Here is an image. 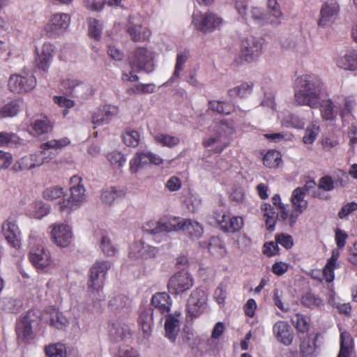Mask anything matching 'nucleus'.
I'll return each instance as SVG.
<instances>
[{
    "mask_svg": "<svg viewBox=\"0 0 357 357\" xmlns=\"http://www.w3.org/2000/svg\"><path fill=\"white\" fill-rule=\"evenodd\" d=\"M321 89L317 80L307 75L296 78L294 86V100L298 105L314 109L320 103Z\"/></svg>",
    "mask_w": 357,
    "mask_h": 357,
    "instance_id": "f257e3e1",
    "label": "nucleus"
},
{
    "mask_svg": "<svg viewBox=\"0 0 357 357\" xmlns=\"http://www.w3.org/2000/svg\"><path fill=\"white\" fill-rule=\"evenodd\" d=\"M155 57L156 53L151 49L146 47H137L130 59V66L134 71L150 73L155 69Z\"/></svg>",
    "mask_w": 357,
    "mask_h": 357,
    "instance_id": "7ed1b4c3",
    "label": "nucleus"
},
{
    "mask_svg": "<svg viewBox=\"0 0 357 357\" xmlns=\"http://www.w3.org/2000/svg\"><path fill=\"white\" fill-rule=\"evenodd\" d=\"M209 109L220 114H229L231 112V107L223 102L213 100L208 102Z\"/></svg>",
    "mask_w": 357,
    "mask_h": 357,
    "instance_id": "0e129e2a",
    "label": "nucleus"
},
{
    "mask_svg": "<svg viewBox=\"0 0 357 357\" xmlns=\"http://www.w3.org/2000/svg\"><path fill=\"white\" fill-rule=\"evenodd\" d=\"M158 253V248L146 243L143 241L133 243L130 248V256L144 259L154 258Z\"/></svg>",
    "mask_w": 357,
    "mask_h": 357,
    "instance_id": "f3484780",
    "label": "nucleus"
},
{
    "mask_svg": "<svg viewBox=\"0 0 357 357\" xmlns=\"http://www.w3.org/2000/svg\"><path fill=\"white\" fill-rule=\"evenodd\" d=\"M45 352L49 357H65L66 347L61 343L53 344L46 347Z\"/></svg>",
    "mask_w": 357,
    "mask_h": 357,
    "instance_id": "052dcab7",
    "label": "nucleus"
},
{
    "mask_svg": "<svg viewBox=\"0 0 357 357\" xmlns=\"http://www.w3.org/2000/svg\"><path fill=\"white\" fill-rule=\"evenodd\" d=\"M278 119L282 126L295 129H303L305 124L303 119L299 116L291 114L289 111L280 112Z\"/></svg>",
    "mask_w": 357,
    "mask_h": 357,
    "instance_id": "b1692460",
    "label": "nucleus"
},
{
    "mask_svg": "<svg viewBox=\"0 0 357 357\" xmlns=\"http://www.w3.org/2000/svg\"><path fill=\"white\" fill-rule=\"evenodd\" d=\"M261 208V211L264 212V216L266 218L265 222L267 229L269 231L273 230L276 220H282L281 218L277 217L276 208L268 204H262Z\"/></svg>",
    "mask_w": 357,
    "mask_h": 357,
    "instance_id": "a19ab883",
    "label": "nucleus"
},
{
    "mask_svg": "<svg viewBox=\"0 0 357 357\" xmlns=\"http://www.w3.org/2000/svg\"><path fill=\"white\" fill-rule=\"evenodd\" d=\"M139 324L144 337H149L151 333L153 326V310L151 309H146L141 314Z\"/></svg>",
    "mask_w": 357,
    "mask_h": 357,
    "instance_id": "58836bf2",
    "label": "nucleus"
},
{
    "mask_svg": "<svg viewBox=\"0 0 357 357\" xmlns=\"http://www.w3.org/2000/svg\"><path fill=\"white\" fill-rule=\"evenodd\" d=\"M273 332L276 339L284 345L291 344L294 333L289 324L284 321H277L273 326Z\"/></svg>",
    "mask_w": 357,
    "mask_h": 357,
    "instance_id": "412c9836",
    "label": "nucleus"
},
{
    "mask_svg": "<svg viewBox=\"0 0 357 357\" xmlns=\"http://www.w3.org/2000/svg\"><path fill=\"white\" fill-rule=\"evenodd\" d=\"M107 159L112 166L118 169L122 167L126 162L125 155L121 152L116 151L109 153L107 155Z\"/></svg>",
    "mask_w": 357,
    "mask_h": 357,
    "instance_id": "603ef678",
    "label": "nucleus"
},
{
    "mask_svg": "<svg viewBox=\"0 0 357 357\" xmlns=\"http://www.w3.org/2000/svg\"><path fill=\"white\" fill-rule=\"evenodd\" d=\"M70 196L59 201L58 204L60 211H72L79 207L86 199V189L82 178L74 175L69 182Z\"/></svg>",
    "mask_w": 357,
    "mask_h": 357,
    "instance_id": "f03ea898",
    "label": "nucleus"
},
{
    "mask_svg": "<svg viewBox=\"0 0 357 357\" xmlns=\"http://www.w3.org/2000/svg\"><path fill=\"white\" fill-rule=\"evenodd\" d=\"M22 301L12 296H5L0 299V308L6 312L14 313L22 307Z\"/></svg>",
    "mask_w": 357,
    "mask_h": 357,
    "instance_id": "ea45409f",
    "label": "nucleus"
},
{
    "mask_svg": "<svg viewBox=\"0 0 357 357\" xmlns=\"http://www.w3.org/2000/svg\"><path fill=\"white\" fill-rule=\"evenodd\" d=\"M180 227V230L184 231L192 238H198L203 234L202 225L198 222L191 219L181 218Z\"/></svg>",
    "mask_w": 357,
    "mask_h": 357,
    "instance_id": "cd10ccee",
    "label": "nucleus"
},
{
    "mask_svg": "<svg viewBox=\"0 0 357 357\" xmlns=\"http://www.w3.org/2000/svg\"><path fill=\"white\" fill-rule=\"evenodd\" d=\"M207 296L200 289L193 291L188 300V309L192 316L197 317L205 309Z\"/></svg>",
    "mask_w": 357,
    "mask_h": 357,
    "instance_id": "2eb2a0df",
    "label": "nucleus"
},
{
    "mask_svg": "<svg viewBox=\"0 0 357 357\" xmlns=\"http://www.w3.org/2000/svg\"><path fill=\"white\" fill-rule=\"evenodd\" d=\"M320 112L321 118L324 121H335L337 118V111L335 109V105L331 99H326L321 100L320 99Z\"/></svg>",
    "mask_w": 357,
    "mask_h": 357,
    "instance_id": "473e14b6",
    "label": "nucleus"
},
{
    "mask_svg": "<svg viewBox=\"0 0 357 357\" xmlns=\"http://www.w3.org/2000/svg\"><path fill=\"white\" fill-rule=\"evenodd\" d=\"M194 284L192 276L186 271L174 273L169 280L168 289L174 294H183L189 290Z\"/></svg>",
    "mask_w": 357,
    "mask_h": 357,
    "instance_id": "9b49d317",
    "label": "nucleus"
},
{
    "mask_svg": "<svg viewBox=\"0 0 357 357\" xmlns=\"http://www.w3.org/2000/svg\"><path fill=\"white\" fill-rule=\"evenodd\" d=\"M65 196V191L62 187L52 186L46 188L43 192V197L48 200H55Z\"/></svg>",
    "mask_w": 357,
    "mask_h": 357,
    "instance_id": "13d9d810",
    "label": "nucleus"
},
{
    "mask_svg": "<svg viewBox=\"0 0 357 357\" xmlns=\"http://www.w3.org/2000/svg\"><path fill=\"white\" fill-rule=\"evenodd\" d=\"M108 305L114 312L126 313L130 308L131 301L124 295H116L109 299Z\"/></svg>",
    "mask_w": 357,
    "mask_h": 357,
    "instance_id": "c756f323",
    "label": "nucleus"
},
{
    "mask_svg": "<svg viewBox=\"0 0 357 357\" xmlns=\"http://www.w3.org/2000/svg\"><path fill=\"white\" fill-rule=\"evenodd\" d=\"M192 24L202 33H211L223 24V19L212 11L197 12L192 15Z\"/></svg>",
    "mask_w": 357,
    "mask_h": 357,
    "instance_id": "20e7f679",
    "label": "nucleus"
},
{
    "mask_svg": "<svg viewBox=\"0 0 357 357\" xmlns=\"http://www.w3.org/2000/svg\"><path fill=\"white\" fill-rule=\"evenodd\" d=\"M272 202L274 208L277 211V217L281 218L282 220H289V211L286 206L281 203L280 197L278 195H275L272 198Z\"/></svg>",
    "mask_w": 357,
    "mask_h": 357,
    "instance_id": "5fc2aeb1",
    "label": "nucleus"
},
{
    "mask_svg": "<svg viewBox=\"0 0 357 357\" xmlns=\"http://www.w3.org/2000/svg\"><path fill=\"white\" fill-rule=\"evenodd\" d=\"M215 218L217 223L224 231L235 232L241 229L243 225V220L241 217L222 214L218 215Z\"/></svg>",
    "mask_w": 357,
    "mask_h": 357,
    "instance_id": "6ab92c4d",
    "label": "nucleus"
},
{
    "mask_svg": "<svg viewBox=\"0 0 357 357\" xmlns=\"http://www.w3.org/2000/svg\"><path fill=\"white\" fill-rule=\"evenodd\" d=\"M319 132V127L315 123H311L305 130L303 137V142L305 144H312L316 139Z\"/></svg>",
    "mask_w": 357,
    "mask_h": 357,
    "instance_id": "4d7b16f0",
    "label": "nucleus"
},
{
    "mask_svg": "<svg viewBox=\"0 0 357 357\" xmlns=\"http://www.w3.org/2000/svg\"><path fill=\"white\" fill-rule=\"evenodd\" d=\"M151 305L161 314L168 313L172 305L170 296L165 292L155 294L151 299Z\"/></svg>",
    "mask_w": 357,
    "mask_h": 357,
    "instance_id": "bb28decb",
    "label": "nucleus"
},
{
    "mask_svg": "<svg viewBox=\"0 0 357 357\" xmlns=\"http://www.w3.org/2000/svg\"><path fill=\"white\" fill-rule=\"evenodd\" d=\"M109 336L115 342H120L129 335V328L119 322L112 323L109 326Z\"/></svg>",
    "mask_w": 357,
    "mask_h": 357,
    "instance_id": "7c9ffc66",
    "label": "nucleus"
},
{
    "mask_svg": "<svg viewBox=\"0 0 357 357\" xmlns=\"http://www.w3.org/2000/svg\"><path fill=\"white\" fill-rule=\"evenodd\" d=\"M304 198L305 192L303 189L297 188L293 191L291 201L294 210L289 213V224L291 227L294 225L298 216L307 208V202Z\"/></svg>",
    "mask_w": 357,
    "mask_h": 357,
    "instance_id": "ddd939ff",
    "label": "nucleus"
},
{
    "mask_svg": "<svg viewBox=\"0 0 357 357\" xmlns=\"http://www.w3.org/2000/svg\"><path fill=\"white\" fill-rule=\"evenodd\" d=\"M36 86V79L33 76L13 75L8 80L9 90L15 93H23L31 91Z\"/></svg>",
    "mask_w": 357,
    "mask_h": 357,
    "instance_id": "4468645a",
    "label": "nucleus"
},
{
    "mask_svg": "<svg viewBox=\"0 0 357 357\" xmlns=\"http://www.w3.org/2000/svg\"><path fill=\"white\" fill-rule=\"evenodd\" d=\"M124 144L128 146L136 147L140 141V135L137 130H128L123 135Z\"/></svg>",
    "mask_w": 357,
    "mask_h": 357,
    "instance_id": "6e6d98bb",
    "label": "nucleus"
},
{
    "mask_svg": "<svg viewBox=\"0 0 357 357\" xmlns=\"http://www.w3.org/2000/svg\"><path fill=\"white\" fill-rule=\"evenodd\" d=\"M336 65L344 70H357V51L352 50L336 60Z\"/></svg>",
    "mask_w": 357,
    "mask_h": 357,
    "instance_id": "c85d7f7f",
    "label": "nucleus"
},
{
    "mask_svg": "<svg viewBox=\"0 0 357 357\" xmlns=\"http://www.w3.org/2000/svg\"><path fill=\"white\" fill-rule=\"evenodd\" d=\"M35 315L33 312H28L17 322L16 332L18 337L21 339H28L32 335V324L34 321Z\"/></svg>",
    "mask_w": 357,
    "mask_h": 357,
    "instance_id": "5701e85b",
    "label": "nucleus"
},
{
    "mask_svg": "<svg viewBox=\"0 0 357 357\" xmlns=\"http://www.w3.org/2000/svg\"><path fill=\"white\" fill-rule=\"evenodd\" d=\"M263 41L250 36L243 38L241 43V57L248 63L255 61L261 54Z\"/></svg>",
    "mask_w": 357,
    "mask_h": 357,
    "instance_id": "1a4fd4ad",
    "label": "nucleus"
},
{
    "mask_svg": "<svg viewBox=\"0 0 357 357\" xmlns=\"http://www.w3.org/2000/svg\"><path fill=\"white\" fill-rule=\"evenodd\" d=\"M181 221V218L176 217L160 219V233L180 231Z\"/></svg>",
    "mask_w": 357,
    "mask_h": 357,
    "instance_id": "37998d69",
    "label": "nucleus"
},
{
    "mask_svg": "<svg viewBox=\"0 0 357 357\" xmlns=\"http://www.w3.org/2000/svg\"><path fill=\"white\" fill-rule=\"evenodd\" d=\"M155 140L163 146L173 148L178 145L180 139L176 136H172L168 134L158 133L155 136Z\"/></svg>",
    "mask_w": 357,
    "mask_h": 357,
    "instance_id": "09e8293b",
    "label": "nucleus"
},
{
    "mask_svg": "<svg viewBox=\"0 0 357 357\" xmlns=\"http://www.w3.org/2000/svg\"><path fill=\"white\" fill-rule=\"evenodd\" d=\"M356 104V98L354 96H349L344 98L343 105L340 110V116L342 122L347 121L349 117L352 115V112L354 111Z\"/></svg>",
    "mask_w": 357,
    "mask_h": 357,
    "instance_id": "4c0bfd02",
    "label": "nucleus"
},
{
    "mask_svg": "<svg viewBox=\"0 0 357 357\" xmlns=\"http://www.w3.org/2000/svg\"><path fill=\"white\" fill-rule=\"evenodd\" d=\"M340 4L336 0H328L320 10L321 18L319 20L320 26H325L327 22L335 19L340 12Z\"/></svg>",
    "mask_w": 357,
    "mask_h": 357,
    "instance_id": "4be33fe9",
    "label": "nucleus"
},
{
    "mask_svg": "<svg viewBox=\"0 0 357 357\" xmlns=\"http://www.w3.org/2000/svg\"><path fill=\"white\" fill-rule=\"evenodd\" d=\"M252 89V84L244 82L238 86H236L228 91V94L231 97L239 96L243 97L244 96L250 93Z\"/></svg>",
    "mask_w": 357,
    "mask_h": 357,
    "instance_id": "864d4df0",
    "label": "nucleus"
},
{
    "mask_svg": "<svg viewBox=\"0 0 357 357\" xmlns=\"http://www.w3.org/2000/svg\"><path fill=\"white\" fill-rule=\"evenodd\" d=\"M300 351L305 357H311L315 351L314 342L309 337L305 338L301 344Z\"/></svg>",
    "mask_w": 357,
    "mask_h": 357,
    "instance_id": "e2e57ef3",
    "label": "nucleus"
},
{
    "mask_svg": "<svg viewBox=\"0 0 357 357\" xmlns=\"http://www.w3.org/2000/svg\"><path fill=\"white\" fill-rule=\"evenodd\" d=\"M208 251L217 257H224L227 250L222 241L218 237L211 238L208 243Z\"/></svg>",
    "mask_w": 357,
    "mask_h": 357,
    "instance_id": "a18cd8bd",
    "label": "nucleus"
},
{
    "mask_svg": "<svg viewBox=\"0 0 357 357\" xmlns=\"http://www.w3.org/2000/svg\"><path fill=\"white\" fill-rule=\"evenodd\" d=\"M46 162L45 159L40 151L36 153L26 155L20 159L15 165L13 168L15 170L25 171L33 168L40 167Z\"/></svg>",
    "mask_w": 357,
    "mask_h": 357,
    "instance_id": "aec40b11",
    "label": "nucleus"
},
{
    "mask_svg": "<svg viewBox=\"0 0 357 357\" xmlns=\"http://www.w3.org/2000/svg\"><path fill=\"white\" fill-rule=\"evenodd\" d=\"M301 302L304 305L311 308L319 307L322 304L321 299L310 293L302 297Z\"/></svg>",
    "mask_w": 357,
    "mask_h": 357,
    "instance_id": "69168bd1",
    "label": "nucleus"
},
{
    "mask_svg": "<svg viewBox=\"0 0 357 357\" xmlns=\"http://www.w3.org/2000/svg\"><path fill=\"white\" fill-rule=\"evenodd\" d=\"M111 268L108 261H96L90 268L88 288L92 294H98L102 289L105 275Z\"/></svg>",
    "mask_w": 357,
    "mask_h": 357,
    "instance_id": "39448f33",
    "label": "nucleus"
},
{
    "mask_svg": "<svg viewBox=\"0 0 357 357\" xmlns=\"http://www.w3.org/2000/svg\"><path fill=\"white\" fill-rule=\"evenodd\" d=\"M50 239L61 248L69 247L74 241V234L72 227L64 222H56L50 226Z\"/></svg>",
    "mask_w": 357,
    "mask_h": 357,
    "instance_id": "423d86ee",
    "label": "nucleus"
},
{
    "mask_svg": "<svg viewBox=\"0 0 357 357\" xmlns=\"http://www.w3.org/2000/svg\"><path fill=\"white\" fill-rule=\"evenodd\" d=\"M163 162L164 160L160 155L151 151H137L129 162V171L130 174H135L148 165H160Z\"/></svg>",
    "mask_w": 357,
    "mask_h": 357,
    "instance_id": "6e6552de",
    "label": "nucleus"
},
{
    "mask_svg": "<svg viewBox=\"0 0 357 357\" xmlns=\"http://www.w3.org/2000/svg\"><path fill=\"white\" fill-rule=\"evenodd\" d=\"M340 256V252L337 250L332 251L331 257L328 259L326 266L323 269V276L327 282H331L334 280V270L339 267L337 262Z\"/></svg>",
    "mask_w": 357,
    "mask_h": 357,
    "instance_id": "72a5a7b5",
    "label": "nucleus"
},
{
    "mask_svg": "<svg viewBox=\"0 0 357 357\" xmlns=\"http://www.w3.org/2000/svg\"><path fill=\"white\" fill-rule=\"evenodd\" d=\"M50 324L58 329H63L68 326L69 321L63 313L53 310L50 313Z\"/></svg>",
    "mask_w": 357,
    "mask_h": 357,
    "instance_id": "49530a36",
    "label": "nucleus"
},
{
    "mask_svg": "<svg viewBox=\"0 0 357 357\" xmlns=\"http://www.w3.org/2000/svg\"><path fill=\"white\" fill-rule=\"evenodd\" d=\"M54 52L53 45L50 43L43 44L41 50L38 52L37 66L40 69L43 71L47 70L53 57Z\"/></svg>",
    "mask_w": 357,
    "mask_h": 357,
    "instance_id": "393cba45",
    "label": "nucleus"
},
{
    "mask_svg": "<svg viewBox=\"0 0 357 357\" xmlns=\"http://www.w3.org/2000/svg\"><path fill=\"white\" fill-rule=\"evenodd\" d=\"M29 260L40 271L47 272L54 266L50 251L42 245H37L31 249Z\"/></svg>",
    "mask_w": 357,
    "mask_h": 357,
    "instance_id": "9d476101",
    "label": "nucleus"
},
{
    "mask_svg": "<svg viewBox=\"0 0 357 357\" xmlns=\"http://www.w3.org/2000/svg\"><path fill=\"white\" fill-rule=\"evenodd\" d=\"M263 162L269 168L278 167L281 162V155L277 151H268L264 156Z\"/></svg>",
    "mask_w": 357,
    "mask_h": 357,
    "instance_id": "8fccbe9b",
    "label": "nucleus"
},
{
    "mask_svg": "<svg viewBox=\"0 0 357 357\" xmlns=\"http://www.w3.org/2000/svg\"><path fill=\"white\" fill-rule=\"evenodd\" d=\"M353 348V340L350 334L342 332L340 335V350L337 357H349Z\"/></svg>",
    "mask_w": 357,
    "mask_h": 357,
    "instance_id": "c03bdc74",
    "label": "nucleus"
},
{
    "mask_svg": "<svg viewBox=\"0 0 357 357\" xmlns=\"http://www.w3.org/2000/svg\"><path fill=\"white\" fill-rule=\"evenodd\" d=\"M128 33L135 42H141L150 36V31L146 27L139 24H130L128 27Z\"/></svg>",
    "mask_w": 357,
    "mask_h": 357,
    "instance_id": "c9c22d12",
    "label": "nucleus"
},
{
    "mask_svg": "<svg viewBox=\"0 0 357 357\" xmlns=\"http://www.w3.org/2000/svg\"><path fill=\"white\" fill-rule=\"evenodd\" d=\"M70 141L68 137L58 139H51L40 145V152L46 162L55 157L56 152L70 144Z\"/></svg>",
    "mask_w": 357,
    "mask_h": 357,
    "instance_id": "dca6fc26",
    "label": "nucleus"
},
{
    "mask_svg": "<svg viewBox=\"0 0 357 357\" xmlns=\"http://www.w3.org/2000/svg\"><path fill=\"white\" fill-rule=\"evenodd\" d=\"M123 195L122 190L115 187H107L102 190L100 199L104 204L111 206L116 199Z\"/></svg>",
    "mask_w": 357,
    "mask_h": 357,
    "instance_id": "e433bc0d",
    "label": "nucleus"
},
{
    "mask_svg": "<svg viewBox=\"0 0 357 357\" xmlns=\"http://www.w3.org/2000/svg\"><path fill=\"white\" fill-rule=\"evenodd\" d=\"M88 26L89 36L96 40H100L103 29L102 22L95 18H89L88 20Z\"/></svg>",
    "mask_w": 357,
    "mask_h": 357,
    "instance_id": "de8ad7c7",
    "label": "nucleus"
},
{
    "mask_svg": "<svg viewBox=\"0 0 357 357\" xmlns=\"http://www.w3.org/2000/svg\"><path fill=\"white\" fill-rule=\"evenodd\" d=\"M179 319L178 316L169 315L165 323V337L174 342L179 331Z\"/></svg>",
    "mask_w": 357,
    "mask_h": 357,
    "instance_id": "f704fd0d",
    "label": "nucleus"
},
{
    "mask_svg": "<svg viewBox=\"0 0 357 357\" xmlns=\"http://www.w3.org/2000/svg\"><path fill=\"white\" fill-rule=\"evenodd\" d=\"M20 143V139L15 133L1 132H0V146H12Z\"/></svg>",
    "mask_w": 357,
    "mask_h": 357,
    "instance_id": "bf43d9fd",
    "label": "nucleus"
},
{
    "mask_svg": "<svg viewBox=\"0 0 357 357\" xmlns=\"http://www.w3.org/2000/svg\"><path fill=\"white\" fill-rule=\"evenodd\" d=\"M20 110V105L17 100L6 104L0 109V119L15 116Z\"/></svg>",
    "mask_w": 357,
    "mask_h": 357,
    "instance_id": "3c124183",
    "label": "nucleus"
},
{
    "mask_svg": "<svg viewBox=\"0 0 357 357\" xmlns=\"http://www.w3.org/2000/svg\"><path fill=\"white\" fill-rule=\"evenodd\" d=\"M31 128L33 129V135L40 136L51 131L52 129V125L49 119L46 116H44L40 119H36L31 123Z\"/></svg>",
    "mask_w": 357,
    "mask_h": 357,
    "instance_id": "79ce46f5",
    "label": "nucleus"
},
{
    "mask_svg": "<svg viewBox=\"0 0 357 357\" xmlns=\"http://www.w3.org/2000/svg\"><path fill=\"white\" fill-rule=\"evenodd\" d=\"M3 235L8 243L15 248L21 245V234L15 220L8 219L2 226Z\"/></svg>",
    "mask_w": 357,
    "mask_h": 357,
    "instance_id": "a211bd4d",
    "label": "nucleus"
},
{
    "mask_svg": "<svg viewBox=\"0 0 357 357\" xmlns=\"http://www.w3.org/2000/svg\"><path fill=\"white\" fill-rule=\"evenodd\" d=\"M50 212V207L42 202H36L33 205L32 215L37 219H41Z\"/></svg>",
    "mask_w": 357,
    "mask_h": 357,
    "instance_id": "680f3d73",
    "label": "nucleus"
},
{
    "mask_svg": "<svg viewBox=\"0 0 357 357\" xmlns=\"http://www.w3.org/2000/svg\"><path fill=\"white\" fill-rule=\"evenodd\" d=\"M268 13L266 15L268 24L273 26L280 24L282 20L283 15L278 0L268 1Z\"/></svg>",
    "mask_w": 357,
    "mask_h": 357,
    "instance_id": "2f4dec72",
    "label": "nucleus"
},
{
    "mask_svg": "<svg viewBox=\"0 0 357 357\" xmlns=\"http://www.w3.org/2000/svg\"><path fill=\"white\" fill-rule=\"evenodd\" d=\"M252 19L259 25L268 24L267 15L259 8H253L251 10Z\"/></svg>",
    "mask_w": 357,
    "mask_h": 357,
    "instance_id": "774afa93",
    "label": "nucleus"
},
{
    "mask_svg": "<svg viewBox=\"0 0 357 357\" xmlns=\"http://www.w3.org/2000/svg\"><path fill=\"white\" fill-rule=\"evenodd\" d=\"M118 113L119 108L116 106L111 105H105L93 116V123L94 124L108 123Z\"/></svg>",
    "mask_w": 357,
    "mask_h": 357,
    "instance_id": "a878e982",
    "label": "nucleus"
},
{
    "mask_svg": "<svg viewBox=\"0 0 357 357\" xmlns=\"http://www.w3.org/2000/svg\"><path fill=\"white\" fill-rule=\"evenodd\" d=\"M188 59V55L186 52H180L177 54L175 69L172 78H178L179 77V73L183 69L184 64L187 61Z\"/></svg>",
    "mask_w": 357,
    "mask_h": 357,
    "instance_id": "338daca9",
    "label": "nucleus"
},
{
    "mask_svg": "<svg viewBox=\"0 0 357 357\" xmlns=\"http://www.w3.org/2000/svg\"><path fill=\"white\" fill-rule=\"evenodd\" d=\"M210 129L214 133L204 141V145L208 147L217 144L215 151L220 152L227 144L225 142H222V139L233 132V126L225 121H221L211 125Z\"/></svg>",
    "mask_w": 357,
    "mask_h": 357,
    "instance_id": "0eeeda50",
    "label": "nucleus"
},
{
    "mask_svg": "<svg viewBox=\"0 0 357 357\" xmlns=\"http://www.w3.org/2000/svg\"><path fill=\"white\" fill-rule=\"evenodd\" d=\"M70 22V17L66 13L54 14L45 28L50 37L58 36L66 31Z\"/></svg>",
    "mask_w": 357,
    "mask_h": 357,
    "instance_id": "f8f14e48",
    "label": "nucleus"
}]
</instances>
